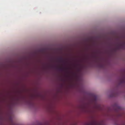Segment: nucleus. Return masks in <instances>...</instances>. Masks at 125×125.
Returning <instances> with one entry per match:
<instances>
[{
    "label": "nucleus",
    "instance_id": "1",
    "mask_svg": "<svg viewBox=\"0 0 125 125\" xmlns=\"http://www.w3.org/2000/svg\"><path fill=\"white\" fill-rule=\"evenodd\" d=\"M83 101L87 102H96L98 101L97 96L94 94L89 93L84 96L83 98Z\"/></svg>",
    "mask_w": 125,
    "mask_h": 125
},
{
    "label": "nucleus",
    "instance_id": "2",
    "mask_svg": "<svg viewBox=\"0 0 125 125\" xmlns=\"http://www.w3.org/2000/svg\"><path fill=\"white\" fill-rule=\"evenodd\" d=\"M58 60L59 62H63L64 61L62 57H61L58 58Z\"/></svg>",
    "mask_w": 125,
    "mask_h": 125
},
{
    "label": "nucleus",
    "instance_id": "4",
    "mask_svg": "<svg viewBox=\"0 0 125 125\" xmlns=\"http://www.w3.org/2000/svg\"><path fill=\"white\" fill-rule=\"evenodd\" d=\"M58 70H60V71H62L64 69H67V68H65L64 69L63 68H58Z\"/></svg>",
    "mask_w": 125,
    "mask_h": 125
},
{
    "label": "nucleus",
    "instance_id": "3",
    "mask_svg": "<svg viewBox=\"0 0 125 125\" xmlns=\"http://www.w3.org/2000/svg\"><path fill=\"white\" fill-rule=\"evenodd\" d=\"M125 44V43H123L120 44L119 46H118L117 47V48H119L120 47H122Z\"/></svg>",
    "mask_w": 125,
    "mask_h": 125
},
{
    "label": "nucleus",
    "instance_id": "5",
    "mask_svg": "<svg viewBox=\"0 0 125 125\" xmlns=\"http://www.w3.org/2000/svg\"><path fill=\"white\" fill-rule=\"evenodd\" d=\"M99 65L100 68H103V65L102 63H99Z\"/></svg>",
    "mask_w": 125,
    "mask_h": 125
},
{
    "label": "nucleus",
    "instance_id": "6",
    "mask_svg": "<svg viewBox=\"0 0 125 125\" xmlns=\"http://www.w3.org/2000/svg\"><path fill=\"white\" fill-rule=\"evenodd\" d=\"M122 83H125V78L124 77L123 78L122 80Z\"/></svg>",
    "mask_w": 125,
    "mask_h": 125
}]
</instances>
